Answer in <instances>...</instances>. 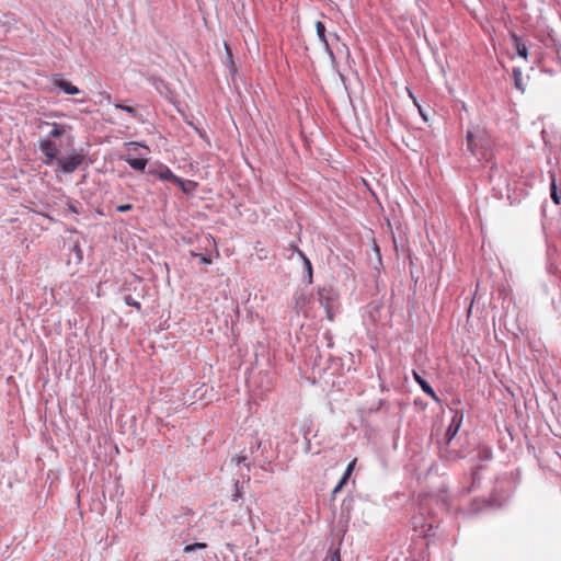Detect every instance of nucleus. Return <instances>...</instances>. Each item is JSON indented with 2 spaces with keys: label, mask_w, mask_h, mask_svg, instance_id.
I'll return each instance as SVG.
<instances>
[{
  "label": "nucleus",
  "mask_w": 561,
  "mask_h": 561,
  "mask_svg": "<svg viewBox=\"0 0 561 561\" xmlns=\"http://www.w3.org/2000/svg\"><path fill=\"white\" fill-rule=\"evenodd\" d=\"M225 50H226V55H227V60L229 62L230 71L232 73H234L237 71V68H236V64L233 61V56H232L231 48H230V46L227 43H225Z\"/></svg>",
  "instance_id": "4468645a"
},
{
  "label": "nucleus",
  "mask_w": 561,
  "mask_h": 561,
  "mask_svg": "<svg viewBox=\"0 0 561 561\" xmlns=\"http://www.w3.org/2000/svg\"><path fill=\"white\" fill-rule=\"evenodd\" d=\"M117 211L119 213H125V211H129L133 209V205L131 204H123V205H119L117 206Z\"/></svg>",
  "instance_id": "5701e85b"
},
{
  "label": "nucleus",
  "mask_w": 561,
  "mask_h": 561,
  "mask_svg": "<svg viewBox=\"0 0 561 561\" xmlns=\"http://www.w3.org/2000/svg\"><path fill=\"white\" fill-rule=\"evenodd\" d=\"M347 481H344V479H341L340 482L337 483V485L333 489L332 491V495H335L336 493H339L343 486L346 484Z\"/></svg>",
  "instance_id": "4be33fe9"
},
{
  "label": "nucleus",
  "mask_w": 561,
  "mask_h": 561,
  "mask_svg": "<svg viewBox=\"0 0 561 561\" xmlns=\"http://www.w3.org/2000/svg\"><path fill=\"white\" fill-rule=\"evenodd\" d=\"M150 173L161 180L170 181L174 184H182V179L176 176L168 167L161 165L157 171L150 170Z\"/></svg>",
  "instance_id": "39448f33"
},
{
  "label": "nucleus",
  "mask_w": 561,
  "mask_h": 561,
  "mask_svg": "<svg viewBox=\"0 0 561 561\" xmlns=\"http://www.w3.org/2000/svg\"><path fill=\"white\" fill-rule=\"evenodd\" d=\"M68 209L71 211V213H75V214H78L79 210L77 208V206L75 204H69L68 205Z\"/></svg>",
  "instance_id": "bb28decb"
},
{
  "label": "nucleus",
  "mask_w": 561,
  "mask_h": 561,
  "mask_svg": "<svg viewBox=\"0 0 561 561\" xmlns=\"http://www.w3.org/2000/svg\"><path fill=\"white\" fill-rule=\"evenodd\" d=\"M124 160L129 164V167L136 171H144L148 160L145 158H134L130 154L124 157Z\"/></svg>",
  "instance_id": "6e6552de"
},
{
  "label": "nucleus",
  "mask_w": 561,
  "mask_h": 561,
  "mask_svg": "<svg viewBox=\"0 0 561 561\" xmlns=\"http://www.w3.org/2000/svg\"><path fill=\"white\" fill-rule=\"evenodd\" d=\"M72 250L76 252L78 260L81 261L82 260V251L80 249L79 243H75L72 247Z\"/></svg>",
  "instance_id": "b1692460"
},
{
  "label": "nucleus",
  "mask_w": 561,
  "mask_h": 561,
  "mask_svg": "<svg viewBox=\"0 0 561 561\" xmlns=\"http://www.w3.org/2000/svg\"><path fill=\"white\" fill-rule=\"evenodd\" d=\"M41 126L51 127V129L49 131V136L53 138H59V137L64 136L66 133V126L57 124V123L42 122Z\"/></svg>",
  "instance_id": "1a4fd4ad"
},
{
  "label": "nucleus",
  "mask_w": 561,
  "mask_h": 561,
  "mask_svg": "<svg viewBox=\"0 0 561 561\" xmlns=\"http://www.w3.org/2000/svg\"><path fill=\"white\" fill-rule=\"evenodd\" d=\"M316 31L319 39L323 43L325 50L331 54L330 43L325 35V25L321 21L316 22Z\"/></svg>",
  "instance_id": "9d476101"
},
{
  "label": "nucleus",
  "mask_w": 561,
  "mask_h": 561,
  "mask_svg": "<svg viewBox=\"0 0 561 561\" xmlns=\"http://www.w3.org/2000/svg\"><path fill=\"white\" fill-rule=\"evenodd\" d=\"M191 256L198 257L201 260V262L204 264H211V262H213L210 255H208V254H203V253H197V252L191 251Z\"/></svg>",
  "instance_id": "a211bd4d"
},
{
  "label": "nucleus",
  "mask_w": 561,
  "mask_h": 561,
  "mask_svg": "<svg viewBox=\"0 0 561 561\" xmlns=\"http://www.w3.org/2000/svg\"><path fill=\"white\" fill-rule=\"evenodd\" d=\"M39 149L46 157V164H49L53 160L57 159L58 149L55 142L50 139H41L39 140Z\"/></svg>",
  "instance_id": "7ed1b4c3"
},
{
  "label": "nucleus",
  "mask_w": 561,
  "mask_h": 561,
  "mask_svg": "<svg viewBox=\"0 0 561 561\" xmlns=\"http://www.w3.org/2000/svg\"><path fill=\"white\" fill-rule=\"evenodd\" d=\"M467 140H468V148L472 153H477L476 147L478 144L482 145L485 140L484 136L482 135L479 127L474 128L473 130H469L467 134ZM483 148V146H481Z\"/></svg>",
  "instance_id": "20e7f679"
},
{
  "label": "nucleus",
  "mask_w": 561,
  "mask_h": 561,
  "mask_svg": "<svg viewBox=\"0 0 561 561\" xmlns=\"http://www.w3.org/2000/svg\"><path fill=\"white\" fill-rule=\"evenodd\" d=\"M115 107L118 108V110L125 111L126 113H128L133 117H137L138 116L137 110L135 107H133V106H128V105H124V104H121V103H116Z\"/></svg>",
  "instance_id": "dca6fc26"
},
{
  "label": "nucleus",
  "mask_w": 561,
  "mask_h": 561,
  "mask_svg": "<svg viewBox=\"0 0 561 561\" xmlns=\"http://www.w3.org/2000/svg\"><path fill=\"white\" fill-rule=\"evenodd\" d=\"M206 548H207V543H205V542H195V543H191V545L185 546L183 551L185 553H188V552H193V551L198 550V549H206Z\"/></svg>",
  "instance_id": "2eb2a0df"
},
{
  "label": "nucleus",
  "mask_w": 561,
  "mask_h": 561,
  "mask_svg": "<svg viewBox=\"0 0 561 561\" xmlns=\"http://www.w3.org/2000/svg\"><path fill=\"white\" fill-rule=\"evenodd\" d=\"M293 301L295 312L308 317L313 302L312 294L305 289H299L294 294Z\"/></svg>",
  "instance_id": "f257e3e1"
},
{
  "label": "nucleus",
  "mask_w": 561,
  "mask_h": 561,
  "mask_svg": "<svg viewBox=\"0 0 561 561\" xmlns=\"http://www.w3.org/2000/svg\"><path fill=\"white\" fill-rule=\"evenodd\" d=\"M305 264H306V267H307V268H308V271H309V276H310V278H311V277H312V267H311V263H310V261H309L307 257H305Z\"/></svg>",
  "instance_id": "a878e982"
},
{
  "label": "nucleus",
  "mask_w": 561,
  "mask_h": 561,
  "mask_svg": "<svg viewBox=\"0 0 561 561\" xmlns=\"http://www.w3.org/2000/svg\"><path fill=\"white\" fill-rule=\"evenodd\" d=\"M420 114H422V117H425V114H423V111L420 110Z\"/></svg>",
  "instance_id": "f704fd0d"
},
{
  "label": "nucleus",
  "mask_w": 561,
  "mask_h": 561,
  "mask_svg": "<svg viewBox=\"0 0 561 561\" xmlns=\"http://www.w3.org/2000/svg\"><path fill=\"white\" fill-rule=\"evenodd\" d=\"M513 78H514V84H515V88L522 92L525 91V84L523 82V73H522V70L519 68H514L513 69Z\"/></svg>",
  "instance_id": "f8f14e48"
},
{
  "label": "nucleus",
  "mask_w": 561,
  "mask_h": 561,
  "mask_svg": "<svg viewBox=\"0 0 561 561\" xmlns=\"http://www.w3.org/2000/svg\"><path fill=\"white\" fill-rule=\"evenodd\" d=\"M332 561H341V558H340V553H339V551H335V552H334V556H333V558H332Z\"/></svg>",
  "instance_id": "cd10ccee"
},
{
  "label": "nucleus",
  "mask_w": 561,
  "mask_h": 561,
  "mask_svg": "<svg viewBox=\"0 0 561 561\" xmlns=\"http://www.w3.org/2000/svg\"><path fill=\"white\" fill-rule=\"evenodd\" d=\"M128 146L131 148V149H137L140 145L138 142H129Z\"/></svg>",
  "instance_id": "c85d7f7f"
},
{
  "label": "nucleus",
  "mask_w": 561,
  "mask_h": 561,
  "mask_svg": "<svg viewBox=\"0 0 561 561\" xmlns=\"http://www.w3.org/2000/svg\"><path fill=\"white\" fill-rule=\"evenodd\" d=\"M184 193H190L192 190L195 188L196 184L192 181H184L182 180V184H178Z\"/></svg>",
  "instance_id": "6ab92c4d"
},
{
  "label": "nucleus",
  "mask_w": 561,
  "mask_h": 561,
  "mask_svg": "<svg viewBox=\"0 0 561 561\" xmlns=\"http://www.w3.org/2000/svg\"><path fill=\"white\" fill-rule=\"evenodd\" d=\"M515 45H516V50H517L518 56H520L523 58H527L528 50H527L526 45L520 43V41H518L517 38H515Z\"/></svg>",
  "instance_id": "f3484780"
},
{
  "label": "nucleus",
  "mask_w": 561,
  "mask_h": 561,
  "mask_svg": "<svg viewBox=\"0 0 561 561\" xmlns=\"http://www.w3.org/2000/svg\"><path fill=\"white\" fill-rule=\"evenodd\" d=\"M550 197H551L552 202L556 205H560L561 204V194L558 191L554 178H552V181H551V184H550Z\"/></svg>",
  "instance_id": "ddd939ff"
},
{
  "label": "nucleus",
  "mask_w": 561,
  "mask_h": 561,
  "mask_svg": "<svg viewBox=\"0 0 561 561\" xmlns=\"http://www.w3.org/2000/svg\"><path fill=\"white\" fill-rule=\"evenodd\" d=\"M356 465V459H353L346 467V470L342 477V479H344V481H347L348 478L351 477L353 470H354V467Z\"/></svg>",
  "instance_id": "aec40b11"
},
{
  "label": "nucleus",
  "mask_w": 561,
  "mask_h": 561,
  "mask_svg": "<svg viewBox=\"0 0 561 561\" xmlns=\"http://www.w3.org/2000/svg\"><path fill=\"white\" fill-rule=\"evenodd\" d=\"M420 114H422V117H425V114H423V111L420 110Z\"/></svg>",
  "instance_id": "c9c22d12"
},
{
  "label": "nucleus",
  "mask_w": 561,
  "mask_h": 561,
  "mask_svg": "<svg viewBox=\"0 0 561 561\" xmlns=\"http://www.w3.org/2000/svg\"><path fill=\"white\" fill-rule=\"evenodd\" d=\"M245 459H247V457H245V456L239 455V456H234V457H232L231 461L236 462V465H240V463H241V462H243Z\"/></svg>",
  "instance_id": "393cba45"
},
{
  "label": "nucleus",
  "mask_w": 561,
  "mask_h": 561,
  "mask_svg": "<svg viewBox=\"0 0 561 561\" xmlns=\"http://www.w3.org/2000/svg\"><path fill=\"white\" fill-rule=\"evenodd\" d=\"M207 240L213 243V245L216 248V241L211 236L207 237Z\"/></svg>",
  "instance_id": "c756f323"
},
{
  "label": "nucleus",
  "mask_w": 561,
  "mask_h": 561,
  "mask_svg": "<svg viewBox=\"0 0 561 561\" xmlns=\"http://www.w3.org/2000/svg\"><path fill=\"white\" fill-rule=\"evenodd\" d=\"M322 291L323 290H319L320 301H322Z\"/></svg>",
  "instance_id": "2f4dec72"
},
{
  "label": "nucleus",
  "mask_w": 561,
  "mask_h": 561,
  "mask_svg": "<svg viewBox=\"0 0 561 561\" xmlns=\"http://www.w3.org/2000/svg\"><path fill=\"white\" fill-rule=\"evenodd\" d=\"M125 302L128 305V306H133L135 307L137 310H140L141 309V305L140 302L136 301L130 295L126 296L125 297Z\"/></svg>",
  "instance_id": "412c9836"
},
{
  "label": "nucleus",
  "mask_w": 561,
  "mask_h": 561,
  "mask_svg": "<svg viewBox=\"0 0 561 561\" xmlns=\"http://www.w3.org/2000/svg\"><path fill=\"white\" fill-rule=\"evenodd\" d=\"M413 103L420 108V105L416 103L415 99H413Z\"/></svg>",
  "instance_id": "72a5a7b5"
},
{
  "label": "nucleus",
  "mask_w": 561,
  "mask_h": 561,
  "mask_svg": "<svg viewBox=\"0 0 561 561\" xmlns=\"http://www.w3.org/2000/svg\"><path fill=\"white\" fill-rule=\"evenodd\" d=\"M82 152L72 151L68 157L57 159L58 170L62 173L75 172L84 161Z\"/></svg>",
  "instance_id": "f03ea898"
},
{
  "label": "nucleus",
  "mask_w": 561,
  "mask_h": 561,
  "mask_svg": "<svg viewBox=\"0 0 561 561\" xmlns=\"http://www.w3.org/2000/svg\"><path fill=\"white\" fill-rule=\"evenodd\" d=\"M478 478V471L473 472V479L476 480Z\"/></svg>",
  "instance_id": "473e14b6"
},
{
  "label": "nucleus",
  "mask_w": 561,
  "mask_h": 561,
  "mask_svg": "<svg viewBox=\"0 0 561 561\" xmlns=\"http://www.w3.org/2000/svg\"><path fill=\"white\" fill-rule=\"evenodd\" d=\"M460 422H461V419L457 420V417L455 416L450 423V425L448 426L446 433H445V436H444V440H445V444L446 445H449L450 442L453 440V438L456 436L459 427H460Z\"/></svg>",
  "instance_id": "0eeeda50"
},
{
  "label": "nucleus",
  "mask_w": 561,
  "mask_h": 561,
  "mask_svg": "<svg viewBox=\"0 0 561 561\" xmlns=\"http://www.w3.org/2000/svg\"><path fill=\"white\" fill-rule=\"evenodd\" d=\"M330 36L333 37L336 41L339 39V36L335 33L331 34Z\"/></svg>",
  "instance_id": "7c9ffc66"
},
{
  "label": "nucleus",
  "mask_w": 561,
  "mask_h": 561,
  "mask_svg": "<svg viewBox=\"0 0 561 561\" xmlns=\"http://www.w3.org/2000/svg\"><path fill=\"white\" fill-rule=\"evenodd\" d=\"M54 84L69 95H75L80 92L76 85L67 80H64L59 75L54 77Z\"/></svg>",
  "instance_id": "423d86ee"
},
{
  "label": "nucleus",
  "mask_w": 561,
  "mask_h": 561,
  "mask_svg": "<svg viewBox=\"0 0 561 561\" xmlns=\"http://www.w3.org/2000/svg\"><path fill=\"white\" fill-rule=\"evenodd\" d=\"M413 377L426 394L437 400L435 391L425 379H423L416 371H413Z\"/></svg>",
  "instance_id": "9b49d317"
}]
</instances>
